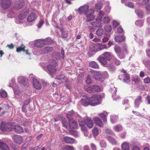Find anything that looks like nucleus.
Masks as SVG:
<instances>
[{"label": "nucleus", "mask_w": 150, "mask_h": 150, "mask_svg": "<svg viewBox=\"0 0 150 150\" xmlns=\"http://www.w3.org/2000/svg\"><path fill=\"white\" fill-rule=\"evenodd\" d=\"M33 85L35 88L37 89H40L42 87L41 83L37 79L34 78L33 80Z\"/></svg>", "instance_id": "9d476101"}, {"label": "nucleus", "mask_w": 150, "mask_h": 150, "mask_svg": "<svg viewBox=\"0 0 150 150\" xmlns=\"http://www.w3.org/2000/svg\"><path fill=\"white\" fill-rule=\"evenodd\" d=\"M64 141L65 143L67 144H72L74 143L75 140L73 138L66 136L64 138Z\"/></svg>", "instance_id": "4468645a"}, {"label": "nucleus", "mask_w": 150, "mask_h": 150, "mask_svg": "<svg viewBox=\"0 0 150 150\" xmlns=\"http://www.w3.org/2000/svg\"><path fill=\"white\" fill-rule=\"evenodd\" d=\"M44 42L45 45L49 44L51 42V39L50 38H47L44 39L42 40Z\"/></svg>", "instance_id": "37998d69"}, {"label": "nucleus", "mask_w": 150, "mask_h": 150, "mask_svg": "<svg viewBox=\"0 0 150 150\" xmlns=\"http://www.w3.org/2000/svg\"><path fill=\"white\" fill-rule=\"evenodd\" d=\"M100 145L102 147H104L106 146V143L103 140H102L100 141Z\"/></svg>", "instance_id": "338daca9"}, {"label": "nucleus", "mask_w": 150, "mask_h": 150, "mask_svg": "<svg viewBox=\"0 0 150 150\" xmlns=\"http://www.w3.org/2000/svg\"><path fill=\"white\" fill-rule=\"evenodd\" d=\"M103 21L105 23H108L110 21V19L108 17L105 16L103 18Z\"/></svg>", "instance_id": "603ef678"}, {"label": "nucleus", "mask_w": 150, "mask_h": 150, "mask_svg": "<svg viewBox=\"0 0 150 150\" xmlns=\"http://www.w3.org/2000/svg\"><path fill=\"white\" fill-rule=\"evenodd\" d=\"M85 125L87 126L90 128H92L93 126V123L92 120L90 119H87L85 120Z\"/></svg>", "instance_id": "f3484780"}, {"label": "nucleus", "mask_w": 150, "mask_h": 150, "mask_svg": "<svg viewBox=\"0 0 150 150\" xmlns=\"http://www.w3.org/2000/svg\"><path fill=\"white\" fill-rule=\"evenodd\" d=\"M49 64L46 67H43L42 69L49 74L51 75L55 73L56 71V67L57 65L56 61L53 59H50L49 61Z\"/></svg>", "instance_id": "f257e3e1"}, {"label": "nucleus", "mask_w": 150, "mask_h": 150, "mask_svg": "<svg viewBox=\"0 0 150 150\" xmlns=\"http://www.w3.org/2000/svg\"><path fill=\"white\" fill-rule=\"evenodd\" d=\"M55 79L56 81L59 83H62L64 82L68 81V78L62 74H61L57 76Z\"/></svg>", "instance_id": "39448f33"}, {"label": "nucleus", "mask_w": 150, "mask_h": 150, "mask_svg": "<svg viewBox=\"0 0 150 150\" xmlns=\"http://www.w3.org/2000/svg\"><path fill=\"white\" fill-rule=\"evenodd\" d=\"M84 134L86 136L88 137L89 138L91 137L92 132H84Z\"/></svg>", "instance_id": "6e6d98bb"}, {"label": "nucleus", "mask_w": 150, "mask_h": 150, "mask_svg": "<svg viewBox=\"0 0 150 150\" xmlns=\"http://www.w3.org/2000/svg\"><path fill=\"white\" fill-rule=\"evenodd\" d=\"M93 120L96 125L100 127H103V125L102 121L98 117H95L93 118Z\"/></svg>", "instance_id": "dca6fc26"}, {"label": "nucleus", "mask_w": 150, "mask_h": 150, "mask_svg": "<svg viewBox=\"0 0 150 150\" xmlns=\"http://www.w3.org/2000/svg\"><path fill=\"white\" fill-rule=\"evenodd\" d=\"M18 81L21 83L24 84L23 82L25 81L24 78L23 76L19 77L18 79Z\"/></svg>", "instance_id": "864d4df0"}, {"label": "nucleus", "mask_w": 150, "mask_h": 150, "mask_svg": "<svg viewBox=\"0 0 150 150\" xmlns=\"http://www.w3.org/2000/svg\"><path fill=\"white\" fill-rule=\"evenodd\" d=\"M142 98L141 96H138L134 100V104L135 107H138L140 103L142 102Z\"/></svg>", "instance_id": "5701e85b"}, {"label": "nucleus", "mask_w": 150, "mask_h": 150, "mask_svg": "<svg viewBox=\"0 0 150 150\" xmlns=\"http://www.w3.org/2000/svg\"><path fill=\"white\" fill-rule=\"evenodd\" d=\"M144 81L145 83H150V79L149 78H146L144 79Z\"/></svg>", "instance_id": "69168bd1"}, {"label": "nucleus", "mask_w": 150, "mask_h": 150, "mask_svg": "<svg viewBox=\"0 0 150 150\" xmlns=\"http://www.w3.org/2000/svg\"><path fill=\"white\" fill-rule=\"evenodd\" d=\"M94 12V10L93 9H90L89 10H87L86 12L85 15L86 16H89V15H93V13Z\"/></svg>", "instance_id": "49530a36"}, {"label": "nucleus", "mask_w": 150, "mask_h": 150, "mask_svg": "<svg viewBox=\"0 0 150 150\" xmlns=\"http://www.w3.org/2000/svg\"><path fill=\"white\" fill-rule=\"evenodd\" d=\"M132 80L135 83H137L139 81L140 79L137 76H135L133 77Z\"/></svg>", "instance_id": "5fc2aeb1"}, {"label": "nucleus", "mask_w": 150, "mask_h": 150, "mask_svg": "<svg viewBox=\"0 0 150 150\" xmlns=\"http://www.w3.org/2000/svg\"><path fill=\"white\" fill-rule=\"evenodd\" d=\"M108 68L109 70L111 72H113L115 70V68L112 64H110L108 66Z\"/></svg>", "instance_id": "09e8293b"}, {"label": "nucleus", "mask_w": 150, "mask_h": 150, "mask_svg": "<svg viewBox=\"0 0 150 150\" xmlns=\"http://www.w3.org/2000/svg\"><path fill=\"white\" fill-rule=\"evenodd\" d=\"M6 127L3 124H1L0 129L2 131H23L22 127L18 125H15L13 127Z\"/></svg>", "instance_id": "7ed1b4c3"}, {"label": "nucleus", "mask_w": 150, "mask_h": 150, "mask_svg": "<svg viewBox=\"0 0 150 150\" xmlns=\"http://www.w3.org/2000/svg\"><path fill=\"white\" fill-rule=\"evenodd\" d=\"M113 130L117 131H120L123 130V128L121 125H117L113 127Z\"/></svg>", "instance_id": "cd10ccee"}, {"label": "nucleus", "mask_w": 150, "mask_h": 150, "mask_svg": "<svg viewBox=\"0 0 150 150\" xmlns=\"http://www.w3.org/2000/svg\"><path fill=\"white\" fill-rule=\"evenodd\" d=\"M125 5L128 7L133 8H134L133 4L131 2H128L127 3L125 4Z\"/></svg>", "instance_id": "4d7b16f0"}, {"label": "nucleus", "mask_w": 150, "mask_h": 150, "mask_svg": "<svg viewBox=\"0 0 150 150\" xmlns=\"http://www.w3.org/2000/svg\"><path fill=\"white\" fill-rule=\"evenodd\" d=\"M125 36H117L115 38V41L118 42H121L125 40Z\"/></svg>", "instance_id": "393cba45"}, {"label": "nucleus", "mask_w": 150, "mask_h": 150, "mask_svg": "<svg viewBox=\"0 0 150 150\" xmlns=\"http://www.w3.org/2000/svg\"><path fill=\"white\" fill-rule=\"evenodd\" d=\"M66 150H74L73 147L70 146H67L65 147Z\"/></svg>", "instance_id": "e2e57ef3"}, {"label": "nucleus", "mask_w": 150, "mask_h": 150, "mask_svg": "<svg viewBox=\"0 0 150 150\" xmlns=\"http://www.w3.org/2000/svg\"><path fill=\"white\" fill-rule=\"evenodd\" d=\"M84 89L89 93L92 92V88H91L87 85H85L84 87Z\"/></svg>", "instance_id": "79ce46f5"}, {"label": "nucleus", "mask_w": 150, "mask_h": 150, "mask_svg": "<svg viewBox=\"0 0 150 150\" xmlns=\"http://www.w3.org/2000/svg\"><path fill=\"white\" fill-rule=\"evenodd\" d=\"M97 45L98 47H100L99 48H100V50H102L107 48L106 45H103L100 44H98Z\"/></svg>", "instance_id": "052dcab7"}, {"label": "nucleus", "mask_w": 150, "mask_h": 150, "mask_svg": "<svg viewBox=\"0 0 150 150\" xmlns=\"http://www.w3.org/2000/svg\"><path fill=\"white\" fill-rule=\"evenodd\" d=\"M25 46L23 45H22L21 47H20L18 48H17L16 52H20L22 51H23L25 49Z\"/></svg>", "instance_id": "3c124183"}, {"label": "nucleus", "mask_w": 150, "mask_h": 150, "mask_svg": "<svg viewBox=\"0 0 150 150\" xmlns=\"http://www.w3.org/2000/svg\"><path fill=\"white\" fill-rule=\"evenodd\" d=\"M12 139L13 142L18 145L21 144L23 141V137L17 135H14L12 136Z\"/></svg>", "instance_id": "423d86ee"}, {"label": "nucleus", "mask_w": 150, "mask_h": 150, "mask_svg": "<svg viewBox=\"0 0 150 150\" xmlns=\"http://www.w3.org/2000/svg\"><path fill=\"white\" fill-rule=\"evenodd\" d=\"M99 115L102 118L103 121L104 122H105L107 120L106 119V114H105L104 113H101L99 114Z\"/></svg>", "instance_id": "8fccbe9b"}, {"label": "nucleus", "mask_w": 150, "mask_h": 150, "mask_svg": "<svg viewBox=\"0 0 150 150\" xmlns=\"http://www.w3.org/2000/svg\"><path fill=\"white\" fill-rule=\"evenodd\" d=\"M113 62L115 64L117 65H119L120 64V61L116 58H114L113 59Z\"/></svg>", "instance_id": "bf43d9fd"}, {"label": "nucleus", "mask_w": 150, "mask_h": 150, "mask_svg": "<svg viewBox=\"0 0 150 150\" xmlns=\"http://www.w3.org/2000/svg\"><path fill=\"white\" fill-rule=\"evenodd\" d=\"M104 29L106 32H110L112 30V27L109 25H106L104 27Z\"/></svg>", "instance_id": "a19ab883"}, {"label": "nucleus", "mask_w": 150, "mask_h": 150, "mask_svg": "<svg viewBox=\"0 0 150 150\" xmlns=\"http://www.w3.org/2000/svg\"><path fill=\"white\" fill-rule=\"evenodd\" d=\"M81 104L84 106H87L90 105L89 98H86L85 99H82L81 101Z\"/></svg>", "instance_id": "6ab92c4d"}, {"label": "nucleus", "mask_w": 150, "mask_h": 150, "mask_svg": "<svg viewBox=\"0 0 150 150\" xmlns=\"http://www.w3.org/2000/svg\"><path fill=\"white\" fill-rule=\"evenodd\" d=\"M104 33V30L102 28H100L98 29L96 31V35L100 37L102 36Z\"/></svg>", "instance_id": "c756f323"}, {"label": "nucleus", "mask_w": 150, "mask_h": 150, "mask_svg": "<svg viewBox=\"0 0 150 150\" xmlns=\"http://www.w3.org/2000/svg\"><path fill=\"white\" fill-rule=\"evenodd\" d=\"M89 65L90 67L95 69H98L99 68L98 64L94 61H92L90 62Z\"/></svg>", "instance_id": "c85d7f7f"}, {"label": "nucleus", "mask_w": 150, "mask_h": 150, "mask_svg": "<svg viewBox=\"0 0 150 150\" xmlns=\"http://www.w3.org/2000/svg\"><path fill=\"white\" fill-rule=\"evenodd\" d=\"M101 98L100 95H95L89 98L90 105L95 106L100 104Z\"/></svg>", "instance_id": "20e7f679"}, {"label": "nucleus", "mask_w": 150, "mask_h": 150, "mask_svg": "<svg viewBox=\"0 0 150 150\" xmlns=\"http://www.w3.org/2000/svg\"><path fill=\"white\" fill-rule=\"evenodd\" d=\"M91 147L92 150H96V147L95 144H91Z\"/></svg>", "instance_id": "774afa93"}, {"label": "nucleus", "mask_w": 150, "mask_h": 150, "mask_svg": "<svg viewBox=\"0 0 150 150\" xmlns=\"http://www.w3.org/2000/svg\"><path fill=\"white\" fill-rule=\"evenodd\" d=\"M94 16L93 15H90L89 16H86V21H90L93 20L94 18Z\"/></svg>", "instance_id": "ea45409f"}, {"label": "nucleus", "mask_w": 150, "mask_h": 150, "mask_svg": "<svg viewBox=\"0 0 150 150\" xmlns=\"http://www.w3.org/2000/svg\"><path fill=\"white\" fill-rule=\"evenodd\" d=\"M0 149L2 150H10L8 146L3 142H0Z\"/></svg>", "instance_id": "412c9836"}, {"label": "nucleus", "mask_w": 150, "mask_h": 150, "mask_svg": "<svg viewBox=\"0 0 150 150\" xmlns=\"http://www.w3.org/2000/svg\"><path fill=\"white\" fill-rule=\"evenodd\" d=\"M24 5V2L23 0H19L16 1L13 7V8L16 10H18L23 7Z\"/></svg>", "instance_id": "0eeeda50"}, {"label": "nucleus", "mask_w": 150, "mask_h": 150, "mask_svg": "<svg viewBox=\"0 0 150 150\" xmlns=\"http://www.w3.org/2000/svg\"><path fill=\"white\" fill-rule=\"evenodd\" d=\"M7 93L4 90H1L0 91V96L3 98H6L7 96Z\"/></svg>", "instance_id": "4c0bfd02"}, {"label": "nucleus", "mask_w": 150, "mask_h": 150, "mask_svg": "<svg viewBox=\"0 0 150 150\" xmlns=\"http://www.w3.org/2000/svg\"><path fill=\"white\" fill-rule=\"evenodd\" d=\"M143 63L146 66H147L150 68V60H144L143 61Z\"/></svg>", "instance_id": "13d9d810"}, {"label": "nucleus", "mask_w": 150, "mask_h": 150, "mask_svg": "<svg viewBox=\"0 0 150 150\" xmlns=\"http://www.w3.org/2000/svg\"><path fill=\"white\" fill-rule=\"evenodd\" d=\"M62 32V36L63 38H66L68 36L67 31L64 30L63 29L61 30Z\"/></svg>", "instance_id": "e433bc0d"}, {"label": "nucleus", "mask_w": 150, "mask_h": 150, "mask_svg": "<svg viewBox=\"0 0 150 150\" xmlns=\"http://www.w3.org/2000/svg\"><path fill=\"white\" fill-rule=\"evenodd\" d=\"M92 90H94L97 92H100L101 91V89L100 87L97 85L93 86H92Z\"/></svg>", "instance_id": "f704fd0d"}, {"label": "nucleus", "mask_w": 150, "mask_h": 150, "mask_svg": "<svg viewBox=\"0 0 150 150\" xmlns=\"http://www.w3.org/2000/svg\"><path fill=\"white\" fill-rule=\"evenodd\" d=\"M52 57L57 60L59 59L60 57V54L57 52H54L52 53Z\"/></svg>", "instance_id": "473e14b6"}, {"label": "nucleus", "mask_w": 150, "mask_h": 150, "mask_svg": "<svg viewBox=\"0 0 150 150\" xmlns=\"http://www.w3.org/2000/svg\"><path fill=\"white\" fill-rule=\"evenodd\" d=\"M116 92L117 90L116 89H115L113 93H112V97L113 98V99L115 100H117V99H118L119 98H120V97H117L116 95Z\"/></svg>", "instance_id": "a18cd8bd"}, {"label": "nucleus", "mask_w": 150, "mask_h": 150, "mask_svg": "<svg viewBox=\"0 0 150 150\" xmlns=\"http://www.w3.org/2000/svg\"><path fill=\"white\" fill-rule=\"evenodd\" d=\"M117 31L118 33H121L123 32V30L121 27H119L117 28Z\"/></svg>", "instance_id": "680f3d73"}, {"label": "nucleus", "mask_w": 150, "mask_h": 150, "mask_svg": "<svg viewBox=\"0 0 150 150\" xmlns=\"http://www.w3.org/2000/svg\"><path fill=\"white\" fill-rule=\"evenodd\" d=\"M118 119V116L116 115H112L111 116V121L113 123L116 122Z\"/></svg>", "instance_id": "72a5a7b5"}, {"label": "nucleus", "mask_w": 150, "mask_h": 150, "mask_svg": "<svg viewBox=\"0 0 150 150\" xmlns=\"http://www.w3.org/2000/svg\"><path fill=\"white\" fill-rule=\"evenodd\" d=\"M114 49L117 56L120 59L124 58L125 57V54L128 53L127 47L125 45H123L122 48L118 45H115Z\"/></svg>", "instance_id": "f03ea898"}, {"label": "nucleus", "mask_w": 150, "mask_h": 150, "mask_svg": "<svg viewBox=\"0 0 150 150\" xmlns=\"http://www.w3.org/2000/svg\"><path fill=\"white\" fill-rule=\"evenodd\" d=\"M121 148L122 150H129V146L128 143L127 142L123 143L121 145Z\"/></svg>", "instance_id": "a878e982"}, {"label": "nucleus", "mask_w": 150, "mask_h": 150, "mask_svg": "<svg viewBox=\"0 0 150 150\" xmlns=\"http://www.w3.org/2000/svg\"><path fill=\"white\" fill-rule=\"evenodd\" d=\"M103 65L105 66L107 64L106 59L103 56L99 57L97 59Z\"/></svg>", "instance_id": "aec40b11"}, {"label": "nucleus", "mask_w": 150, "mask_h": 150, "mask_svg": "<svg viewBox=\"0 0 150 150\" xmlns=\"http://www.w3.org/2000/svg\"><path fill=\"white\" fill-rule=\"evenodd\" d=\"M69 127L70 128L74 129L77 128V123L73 120H71L69 122Z\"/></svg>", "instance_id": "4be33fe9"}, {"label": "nucleus", "mask_w": 150, "mask_h": 150, "mask_svg": "<svg viewBox=\"0 0 150 150\" xmlns=\"http://www.w3.org/2000/svg\"><path fill=\"white\" fill-rule=\"evenodd\" d=\"M42 40V39L38 40L36 41L34 44V46L37 47H41L45 45L44 42Z\"/></svg>", "instance_id": "2eb2a0df"}, {"label": "nucleus", "mask_w": 150, "mask_h": 150, "mask_svg": "<svg viewBox=\"0 0 150 150\" xmlns=\"http://www.w3.org/2000/svg\"><path fill=\"white\" fill-rule=\"evenodd\" d=\"M108 61H110L111 59V55L110 53L109 52H105L101 55Z\"/></svg>", "instance_id": "b1692460"}, {"label": "nucleus", "mask_w": 150, "mask_h": 150, "mask_svg": "<svg viewBox=\"0 0 150 150\" xmlns=\"http://www.w3.org/2000/svg\"><path fill=\"white\" fill-rule=\"evenodd\" d=\"M70 134L74 136L77 137L79 136V134L77 132H70Z\"/></svg>", "instance_id": "0e129e2a"}, {"label": "nucleus", "mask_w": 150, "mask_h": 150, "mask_svg": "<svg viewBox=\"0 0 150 150\" xmlns=\"http://www.w3.org/2000/svg\"><path fill=\"white\" fill-rule=\"evenodd\" d=\"M74 113V111L73 110H72L69 112V113L67 114L66 116L69 120V122H70L71 120H73L72 119V114Z\"/></svg>", "instance_id": "c9c22d12"}, {"label": "nucleus", "mask_w": 150, "mask_h": 150, "mask_svg": "<svg viewBox=\"0 0 150 150\" xmlns=\"http://www.w3.org/2000/svg\"><path fill=\"white\" fill-rule=\"evenodd\" d=\"M93 77L96 80H99L100 76L101 75L100 72L97 71H96L93 73Z\"/></svg>", "instance_id": "7c9ffc66"}, {"label": "nucleus", "mask_w": 150, "mask_h": 150, "mask_svg": "<svg viewBox=\"0 0 150 150\" xmlns=\"http://www.w3.org/2000/svg\"><path fill=\"white\" fill-rule=\"evenodd\" d=\"M101 18L97 17L96 19V21L91 23L90 24L94 27H101L102 26V24L101 22Z\"/></svg>", "instance_id": "1a4fd4ad"}, {"label": "nucleus", "mask_w": 150, "mask_h": 150, "mask_svg": "<svg viewBox=\"0 0 150 150\" xmlns=\"http://www.w3.org/2000/svg\"><path fill=\"white\" fill-rule=\"evenodd\" d=\"M29 10L27 9L20 13L18 16V18L20 20H23L24 19L28 14Z\"/></svg>", "instance_id": "f8f14e48"}, {"label": "nucleus", "mask_w": 150, "mask_h": 150, "mask_svg": "<svg viewBox=\"0 0 150 150\" xmlns=\"http://www.w3.org/2000/svg\"><path fill=\"white\" fill-rule=\"evenodd\" d=\"M62 124L63 125V126L65 129H67L69 127L68 124L65 119H64L62 120Z\"/></svg>", "instance_id": "58836bf2"}, {"label": "nucleus", "mask_w": 150, "mask_h": 150, "mask_svg": "<svg viewBox=\"0 0 150 150\" xmlns=\"http://www.w3.org/2000/svg\"><path fill=\"white\" fill-rule=\"evenodd\" d=\"M88 8V6L87 5H86L83 6H81L78 9V11L79 14H81L83 13L85 14L86 12L87 11Z\"/></svg>", "instance_id": "9b49d317"}, {"label": "nucleus", "mask_w": 150, "mask_h": 150, "mask_svg": "<svg viewBox=\"0 0 150 150\" xmlns=\"http://www.w3.org/2000/svg\"><path fill=\"white\" fill-rule=\"evenodd\" d=\"M108 139L109 141L113 145H116L117 144V142L113 138L110 136L108 137Z\"/></svg>", "instance_id": "2f4dec72"}, {"label": "nucleus", "mask_w": 150, "mask_h": 150, "mask_svg": "<svg viewBox=\"0 0 150 150\" xmlns=\"http://www.w3.org/2000/svg\"><path fill=\"white\" fill-rule=\"evenodd\" d=\"M102 4L100 2H98L95 5V8L97 10H100L102 8Z\"/></svg>", "instance_id": "c03bdc74"}, {"label": "nucleus", "mask_w": 150, "mask_h": 150, "mask_svg": "<svg viewBox=\"0 0 150 150\" xmlns=\"http://www.w3.org/2000/svg\"><path fill=\"white\" fill-rule=\"evenodd\" d=\"M79 123L81 127V130L84 131H86V129L85 127V120L84 121H83L81 120H79Z\"/></svg>", "instance_id": "bb28decb"}, {"label": "nucleus", "mask_w": 150, "mask_h": 150, "mask_svg": "<svg viewBox=\"0 0 150 150\" xmlns=\"http://www.w3.org/2000/svg\"><path fill=\"white\" fill-rule=\"evenodd\" d=\"M53 49V47L51 46L45 47L42 49V52L44 54L49 53L52 51Z\"/></svg>", "instance_id": "a211bd4d"}, {"label": "nucleus", "mask_w": 150, "mask_h": 150, "mask_svg": "<svg viewBox=\"0 0 150 150\" xmlns=\"http://www.w3.org/2000/svg\"><path fill=\"white\" fill-rule=\"evenodd\" d=\"M11 0H2L1 1V6L3 8L6 9L9 8L11 5Z\"/></svg>", "instance_id": "6e6552de"}, {"label": "nucleus", "mask_w": 150, "mask_h": 150, "mask_svg": "<svg viewBox=\"0 0 150 150\" xmlns=\"http://www.w3.org/2000/svg\"><path fill=\"white\" fill-rule=\"evenodd\" d=\"M37 15L34 13H30L27 17V21L29 22H31L34 21Z\"/></svg>", "instance_id": "ddd939ff"}, {"label": "nucleus", "mask_w": 150, "mask_h": 150, "mask_svg": "<svg viewBox=\"0 0 150 150\" xmlns=\"http://www.w3.org/2000/svg\"><path fill=\"white\" fill-rule=\"evenodd\" d=\"M144 22L143 21L141 20L137 21L135 23V24L139 26H142L143 25Z\"/></svg>", "instance_id": "de8ad7c7"}]
</instances>
